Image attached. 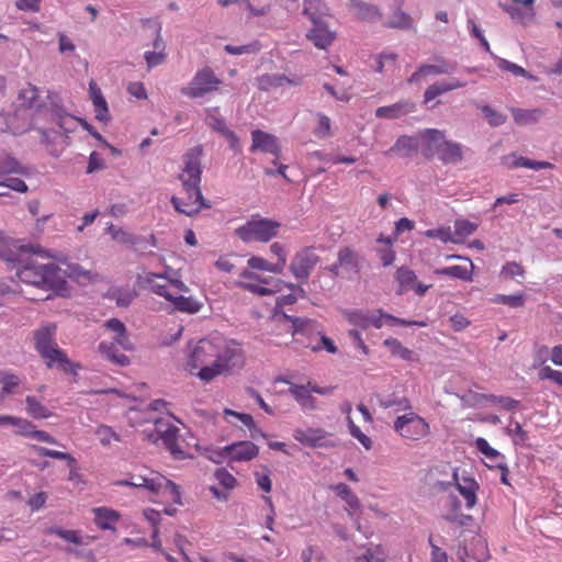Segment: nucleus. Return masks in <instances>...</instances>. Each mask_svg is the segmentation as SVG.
<instances>
[{"instance_id":"obj_1","label":"nucleus","mask_w":562,"mask_h":562,"mask_svg":"<svg viewBox=\"0 0 562 562\" xmlns=\"http://www.w3.org/2000/svg\"><path fill=\"white\" fill-rule=\"evenodd\" d=\"M243 364L244 353L240 345L216 337L199 340L188 355L186 368L200 380L211 382L218 375L232 373Z\"/></svg>"},{"instance_id":"obj_2","label":"nucleus","mask_w":562,"mask_h":562,"mask_svg":"<svg viewBox=\"0 0 562 562\" xmlns=\"http://www.w3.org/2000/svg\"><path fill=\"white\" fill-rule=\"evenodd\" d=\"M65 266L63 270L57 265L38 263L34 259H29L18 269L19 279L27 284L43 290H49L58 295H66L68 292L66 278L81 284H91L99 280V274L90 269H85L79 263L60 260Z\"/></svg>"},{"instance_id":"obj_3","label":"nucleus","mask_w":562,"mask_h":562,"mask_svg":"<svg viewBox=\"0 0 562 562\" xmlns=\"http://www.w3.org/2000/svg\"><path fill=\"white\" fill-rule=\"evenodd\" d=\"M201 155L200 147L191 148L183 157L184 168L179 178L182 183L186 199L172 196L171 203L177 212L187 216H194L203 209H210L211 204L206 201L201 192Z\"/></svg>"},{"instance_id":"obj_4","label":"nucleus","mask_w":562,"mask_h":562,"mask_svg":"<svg viewBox=\"0 0 562 562\" xmlns=\"http://www.w3.org/2000/svg\"><path fill=\"white\" fill-rule=\"evenodd\" d=\"M281 223L266 217H252L235 229V234L245 243H268L280 231Z\"/></svg>"},{"instance_id":"obj_5","label":"nucleus","mask_w":562,"mask_h":562,"mask_svg":"<svg viewBox=\"0 0 562 562\" xmlns=\"http://www.w3.org/2000/svg\"><path fill=\"white\" fill-rule=\"evenodd\" d=\"M345 316L350 324L362 329H368L369 327L381 328L384 324V319L391 325L427 326L426 322L406 321L404 318L386 314L382 310H376L374 312L352 311L345 313Z\"/></svg>"},{"instance_id":"obj_6","label":"nucleus","mask_w":562,"mask_h":562,"mask_svg":"<svg viewBox=\"0 0 562 562\" xmlns=\"http://www.w3.org/2000/svg\"><path fill=\"white\" fill-rule=\"evenodd\" d=\"M138 282L142 288L164 297L167 301L171 299L175 292L187 293L189 291V288L181 280L171 279L166 274V272H148L144 277H139Z\"/></svg>"},{"instance_id":"obj_7","label":"nucleus","mask_w":562,"mask_h":562,"mask_svg":"<svg viewBox=\"0 0 562 562\" xmlns=\"http://www.w3.org/2000/svg\"><path fill=\"white\" fill-rule=\"evenodd\" d=\"M393 429L403 439L412 441L422 440L430 434L429 423L414 412L397 416Z\"/></svg>"},{"instance_id":"obj_8","label":"nucleus","mask_w":562,"mask_h":562,"mask_svg":"<svg viewBox=\"0 0 562 562\" xmlns=\"http://www.w3.org/2000/svg\"><path fill=\"white\" fill-rule=\"evenodd\" d=\"M157 438L161 439L166 449L178 460L192 457L189 448L179 442V428L170 423L169 418H158L154 422Z\"/></svg>"},{"instance_id":"obj_9","label":"nucleus","mask_w":562,"mask_h":562,"mask_svg":"<svg viewBox=\"0 0 562 562\" xmlns=\"http://www.w3.org/2000/svg\"><path fill=\"white\" fill-rule=\"evenodd\" d=\"M221 85L222 80L216 77L213 69L205 66L195 72L189 85L181 89V92L191 99H196L217 91Z\"/></svg>"},{"instance_id":"obj_10","label":"nucleus","mask_w":562,"mask_h":562,"mask_svg":"<svg viewBox=\"0 0 562 562\" xmlns=\"http://www.w3.org/2000/svg\"><path fill=\"white\" fill-rule=\"evenodd\" d=\"M24 254H38L46 258L57 259V257L46 250H43L38 245H24L13 238L0 237V257L3 260L20 262L22 261Z\"/></svg>"},{"instance_id":"obj_11","label":"nucleus","mask_w":562,"mask_h":562,"mask_svg":"<svg viewBox=\"0 0 562 562\" xmlns=\"http://www.w3.org/2000/svg\"><path fill=\"white\" fill-rule=\"evenodd\" d=\"M326 14V7L323 13L313 10L312 13L305 14L313 23V27L307 32L306 37L319 49H326L336 38V33L330 31L323 21V16Z\"/></svg>"},{"instance_id":"obj_12","label":"nucleus","mask_w":562,"mask_h":562,"mask_svg":"<svg viewBox=\"0 0 562 562\" xmlns=\"http://www.w3.org/2000/svg\"><path fill=\"white\" fill-rule=\"evenodd\" d=\"M318 261L319 257L315 252L314 248H303L293 257L290 265V271L296 279L306 280Z\"/></svg>"},{"instance_id":"obj_13","label":"nucleus","mask_w":562,"mask_h":562,"mask_svg":"<svg viewBox=\"0 0 562 562\" xmlns=\"http://www.w3.org/2000/svg\"><path fill=\"white\" fill-rule=\"evenodd\" d=\"M150 493L159 497L162 502L181 504L180 487L164 475L154 474V480L150 481Z\"/></svg>"},{"instance_id":"obj_14","label":"nucleus","mask_w":562,"mask_h":562,"mask_svg":"<svg viewBox=\"0 0 562 562\" xmlns=\"http://www.w3.org/2000/svg\"><path fill=\"white\" fill-rule=\"evenodd\" d=\"M451 484L464 499L465 508L472 509L477 503V492L480 490V484L476 480L471 476H459L458 471L454 470Z\"/></svg>"},{"instance_id":"obj_15","label":"nucleus","mask_w":562,"mask_h":562,"mask_svg":"<svg viewBox=\"0 0 562 562\" xmlns=\"http://www.w3.org/2000/svg\"><path fill=\"white\" fill-rule=\"evenodd\" d=\"M329 434L323 428H297L293 431V438L304 446L312 448L334 446L328 440Z\"/></svg>"},{"instance_id":"obj_16","label":"nucleus","mask_w":562,"mask_h":562,"mask_svg":"<svg viewBox=\"0 0 562 562\" xmlns=\"http://www.w3.org/2000/svg\"><path fill=\"white\" fill-rule=\"evenodd\" d=\"M205 123L207 126H210L212 130L220 133L222 136H224L227 142L229 143V146L234 150L239 149V138L237 135L231 131L224 121L223 117H221L218 108H213L207 110Z\"/></svg>"},{"instance_id":"obj_17","label":"nucleus","mask_w":562,"mask_h":562,"mask_svg":"<svg viewBox=\"0 0 562 562\" xmlns=\"http://www.w3.org/2000/svg\"><path fill=\"white\" fill-rule=\"evenodd\" d=\"M40 356L49 369L57 367L64 372H76V368L79 367L71 363L66 352L58 345L47 349L44 353H40Z\"/></svg>"},{"instance_id":"obj_18","label":"nucleus","mask_w":562,"mask_h":562,"mask_svg":"<svg viewBox=\"0 0 562 562\" xmlns=\"http://www.w3.org/2000/svg\"><path fill=\"white\" fill-rule=\"evenodd\" d=\"M456 69L453 64L446 61L445 59L438 60L437 64H424L420 65L417 70L408 78V83H415L420 80L422 77L425 76H438V75H449L452 74Z\"/></svg>"},{"instance_id":"obj_19","label":"nucleus","mask_w":562,"mask_h":562,"mask_svg":"<svg viewBox=\"0 0 562 562\" xmlns=\"http://www.w3.org/2000/svg\"><path fill=\"white\" fill-rule=\"evenodd\" d=\"M447 139L445 138V133L439 130L428 128L422 134V146L423 153L427 158L434 157L441 150L443 143Z\"/></svg>"},{"instance_id":"obj_20","label":"nucleus","mask_w":562,"mask_h":562,"mask_svg":"<svg viewBox=\"0 0 562 562\" xmlns=\"http://www.w3.org/2000/svg\"><path fill=\"white\" fill-rule=\"evenodd\" d=\"M252 145L251 150H260L263 153H269L274 156H279L280 146L278 138L269 134L267 132L255 130L251 132Z\"/></svg>"},{"instance_id":"obj_21","label":"nucleus","mask_w":562,"mask_h":562,"mask_svg":"<svg viewBox=\"0 0 562 562\" xmlns=\"http://www.w3.org/2000/svg\"><path fill=\"white\" fill-rule=\"evenodd\" d=\"M161 27L158 26L156 37L153 42V50L144 53V59L148 69L162 65L167 59L166 44L160 34Z\"/></svg>"},{"instance_id":"obj_22","label":"nucleus","mask_w":562,"mask_h":562,"mask_svg":"<svg viewBox=\"0 0 562 562\" xmlns=\"http://www.w3.org/2000/svg\"><path fill=\"white\" fill-rule=\"evenodd\" d=\"M233 461H249L258 456L259 448L251 441H239L224 448Z\"/></svg>"},{"instance_id":"obj_23","label":"nucleus","mask_w":562,"mask_h":562,"mask_svg":"<svg viewBox=\"0 0 562 562\" xmlns=\"http://www.w3.org/2000/svg\"><path fill=\"white\" fill-rule=\"evenodd\" d=\"M18 101L19 106L36 112L41 111L44 106L38 88L30 82L19 91Z\"/></svg>"},{"instance_id":"obj_24","label":"nucleus","mask_w":562,"mask_h":562,"mask_svg":"<svg viewBox=\"0 0 562 562\" xmlns=\"http://www.w3.org/2000/svg\"><path fill=\"white\" fill-rule=\"evenodd\" d=\"M0 384V400H5L9 395L19 394L26 390L24 379L8 371L1 373Z\"/></svg>"},{"instance_id":"obj_25","label":"nucleus","mask_w":562,"mask_h":562,"mask_svg":"<svg viewBox=\"0 0 562 562\" xmlns=\"http://www.w3.org/2000/svg\"><path fill=\"white\" fill-rule=\"evenodd\" d=\"M57 326L47 324L34 333V346L38 353H44L47 349L57 345L55 340Z\"/></svg>"},{"instance_id":"obj_26","label":"nucleus","mask_w":562,"mask_h":562,"mask_svg":"<svg viewBox=\"0 0 562 562\" xmlns=\"http://www.w3.org/2000/svg\"><path fill=\"white\" fill-rule=\"evenodd\" d=\"M337 260L341 266L342 271L347 273H359L361 269V258L359 254L350 247H342L339 249Z\"/></svg>"},{"instance_id":"obj_27","label":"nucleus","mask_w":562,"mask_h":562,"mask_svg":"<svg viewBox=\"0 0 562 562\" xmlns=\"http://www.w3.org/2000/svg\"><path fill=\"white\" fill-rule=\"evenodd\" d=\"M289 392L300 404L302 409L313 411L316 408V400L311 394L312 391L311 387L308 386V383L306 385L290 383Z\"/></svg>"},{"instance_id":"obj_28","label":"nucleus","mask_w":562,"mask_h":562,"mask_svg":"<svg viewBox=\"0 0 562 562\" xmlns=\"http://www.w3.org/2000/svg\"><path fill=\"white\" fill-rule=\"evenodd\" d=\"M467 83L458 79H451L449 81L436 82L430 85L424 93V103L427 104L438 95L452 91L459 88H463Z\"/></svg>"},{"instance_id":"obj_29","label":"nucleus","mask_w":562,"mask_h":562,"mask_svg":"<svg viewBox=\"0 0 562 562\" xmlns=\"http://www.w3.org/2000/svg\"><path fill=\"white\" fill-rule=\"evenodd\" d=\"M331 490L339 496L347 505V510L350 516L361 509V502L359 497L351 491L345 483H338L331 486Z\"/></svg>"},{"instance_id":"obj_30","label":"nucleus","mask_w":562,"mask_h":562,"mask_svg":"<svg viewBox=\"0 0 562 562\" xmlns=\"http://www.w3.org/2000/svg\"><path fill=\"white\" fill-rule=\"evenodd\" d=\"M108 330L112 331L114 336V341L121 346L124 350H132L133 344L131 342L125 325L117 318H110L104 324Z\"/></svg>"},{"instance_id":"obj_31","label":"nucleus","mask_w":562,"mask_h":562,"mask_svg":"<svg viewBox=\"0 0 562 562\" xmlns=\"http://www.w3.org/2000/svg\"><path fill=\"white\" fill-rule=\"evenodd\" d=\"M437 157L445 165L459 164L463 160V146L460 143L447 140Z\"/></svg>"},{"instance_id":"obj_32","label":"nucleus","mask_w":562,"mask_h":562,"mask_svg":"<svg viewBox=\"0 0 562 562\" xmlns=\"http://www.w3.org/2000/svg\"><path fill=\"white\" fill-rule=\"evenodd\" d=\"M89 91L92 103L94 105L95 119L99 121H108L109 120V109L108 103L102 95L100 88L97 86L94 81H90Z\"/></svg>"},{"instance_id":"obj_33","label":"nucleus","mask_w":562,"mask_h":562,"mask_svg":"<svg viewBox=\"0 0 562 562\" xmlns=\"http://www.w3.org/2000/svg\"><path fill=\"white\" fill-rule=\"evenodd\" d=\"M533 3L535 0H512V3L506 4L504 9L513 19L532 18Z\"/></svg>"},{"instance_id":"obj_34","label":"nucleus","mask_w":562,"mask_h":562,"mask_svg":"<svg viewBox=\"0 0 562 562\" xmlns=\"http://www.w3.org/2000/svg\"><path fill=\"white\" fill-rule=\"evenodd\" d=\"M137 296V292L131 288L112 286L106 292V297L114 301L117 306H128Z\"/></svg>"},{"instance_id":"obj_35","label":"nucleus","mask_w":562,"mask_h":562,"mask_svg":"<svg viewBox=\"0 0 562 562\" xmlns=\"http://www.w3.org/2000/svg\"><path fill=\"white\" fill-rule=\"evenodd\" d=\"M116 345L117 344L114 340L110 342L101 341L99 344L98 349L101 352V355L105 357L109 361L121 367H124L130 362L128 357L125 356L124 353H120L116 349Z\"/></svg>"},{"instance_id":"obj_36","label":"nucleus","mask_w":562,"mask_h":562,"mask_svg":"<svg viewBox=\"0 0 562 562\" xmlns=\"http://www.w3.org/2000/svg\"><path fill=\"white\" fill-rule=\"evenodd\" d=\"M415 110L412 102H400L389 106H380L375 111L376 117L395 119L402 114L411 113Z\"/></svg>"},{"instance_id":"obj_37","label":"nucleus","mask_w":562,"mask_h":562,"mask_svg":"<svg viewBox=\"0 0 562 562\" xmlns=\"http://www.w3.org/2000/svg\"><path fill=\"white\" fill-rule=\"evenodd\" d=\"M94 521L100 529H114V524L119 520L120 515L117 512L106 508L99 507L93 509Z\"/></svg>"},{"instance_id":"obj_38","label":"nucleus","mask_w":562,"mask_h":562,"mask_svg":"<svg viewBox=\"0 0 562 562\" xmlns=\"http://www.w3.org/2000/svg\"><path fill=\"white\" fill-rule=\"evenodd\" d=\"M172 306L180 312L194 314L198 313L201 308V304L192 299L191 296H184L181 293L175 292L169 301Z\"/></svg>"},{"instance_id":"obj_39","label":"nucleus","mask_w":562,"mask_h":562,"mask_svg":"<svg viewBox=\"0 0 562 562\" xmlns=\"http://www.w3.org/2000/svg\"><path fill=\"white\" fill-rule=\"evenodd\" d=\"M383 345L390 350V352L392 353L393 357H396V358H400V359H403L406 361H416L417 360V355L413 350L403 346L402 342L396 338H393V337L386 338L383 341Z\"/></svg>"},{"instance_id":"obj_40","label":"nucleus","mask_w":562,"mask_h":562,"mask_svg":"<svg viewBox=\"0 0 562 562\" xmlns=\"http://www.w3.org/2000/svg\"><path fill=\"white\" fill-rule=\"evenodd\" d=\"M25 411L34 419H46L52 416V412L33 395L25 397Z\"/></svg>"},{"instance_id":"obj_41","label":"nucleus","mask_w":562,"mask_h":562,"mask_svg":"<svg viewBox=\"0 0 562 562\" xmlns=\"http://www.w3.org/2000/svg\"><path fill=\"white\" fill-rule=\"evenodd\" d=\"M379 247L376 248V252L379 255L380 260L384 267L393 265L396 254L392 248L393 240L390 237H385L380 235L376 239Z\"/></svg>"},{"instance_id":"obj_42","label":"nucleus","mask_w":562,"mask_h":562,"mask_svg":"<svg viewBox=\"0 0 562 562\" xmlns=\"http://www.w3.org/2000/svg\"><path fill=\"white\" fill-rule=\"evenodd\" d=\"M24 175V167L10 155H0V179L10 175Z\"/></svg>"},{"instance_id":"obj_43","label":"nucleus","mask_w":562,"mask_h":562,"mask_svg":"<svg viewBox=\"0 0 562 562\" xmlns=\"http://www.w3.org/2000/svg\"><path fill=\"white\" fill-rule=\"evenodd\" d=\"M395 279L400 285L398 293L402 294L413 288L417 279L415 272L406 267L396 270Z\"/></svg>"},{"instance_id":"obj_44","label":"nucleus","mask_w":562,"mask_h":562,"mask_svg":"<svg viewBox=\"0 0 562 562\" xmlns=\"http://www.w3.org/2000/svg\"><path fill=\"white\" fill-rule=\"evenodd\" d=\"M385 25L391 29L409 30L414 27V20L406 12L397 9Z\"/></svg>"},{"instance_id":"obj_45","label":"nucleus","mask_w":562,"mask_h":562,"mask_svg":"<svg viewBox=\"0 0 562 562\" xmlns=\"http://www.w3.org/2000/svg\"><path fill=\"white\" fill-rule=\"evenodd\" d=\"M453 228L456 244H459L462 243L464 238L475 233L477 229V224L461 218L454 222Z\"/></svg>"},{"instance_id":"obj_46","label":"nucleus","mask_w":562,"mask_h":562,"mask_svg":"<svg viewBox=\"0 0 562 562\" xmlns=\"http://www.w3.org/2000/svg\"><path fill=\"white\" fill-rule=\"evenodd\" d=\"M417 149H418V144L414 137L402 136L396 140V143L387 151H385V154L392 155L395 153H404V154L408 155L411 153L417 151Z\"/></svg>"},{"instance_id":"obj_47","label":"nucleus","mask_w":562,"mask_h":562,"mask_svg":"<svg viewBox=\"0 0 562 562\" xmlns=\"http://www.w3.org/2000/svg\"><path fill=\"white\" fill-rule=\"evenodd\" d=\"M435 273L438 276H447L462 281H472V271L464 266L445 267L441 269H437Z\"/></svg>"},{"instance_id":"obj_48","label":"nucleus","mask_w":562,"mask_h":562,"mask_svg":"<svg viewBox=\"0 0 562 562\" xmlns=\"http://www.w3.org/2000/svg\"><path fill=\"white\" fill-rule=\"evenodd\" d=\"M451 503H452V509L448 514L445 515V519L447 521L458 524L460 526H467L471 520L472 517L470 515H463L460 513L461 504L460 502L454 497L450 496Z\"/></svg>"},{"instance_id":"obj_49","label":"nucleus","mask_w":562,"mask_h":562,"mask_svg":"<svg viewBox=\"0 0 562 562\" xmlns=\"http://www.w3.org/2000/svg\"><path fill=\"white\" fill-rule=\"evenodd\" d=\"M494 304H502L513 308L522 307L525 305V294L522 292L516 294H496L491 299Z\"/></svg>"},{"instance_id":"obj_50","label":"nucleus","mask_w":562,"mask_h":562,"mask_svg":"<svg viewBox=\"0 0 562 562\" xmlns=\"http://www.w3.org/2000/svg\"><path fill=\"white\" fill-rule=\"evenodd\" d=\"M31 449L40 457L65 460L68 462L69 467H74L76 464L75 458L67 452L52 450L36 445L31 446Z\"/></svg>"},{"instance_id":"obj_51","label":"nucleus","mask_w":562,"mask_h":562,"mask_svg":"<svg viewBox=\"0 0 562 562\" xmlns=\"http://www.w3.org/2000/svg\"><path fill=\"white\" fill-rule=\"evenodd\" d=\"M353 9L357 16L361 20L371 21L380 18L379 9L375 5L364 2H355Z\"/></svg>"},{"instance_id":"obj_52","label":"nucleus","mask_w":562,"mask_h":562,"mask_svg":"<svg viewBox=\"0 0 562 562\" xmlns=\"http://www.w3.org/2000/svg\"><path fill=\"white\" fill-rule=\"evenodd\" d=\"M286 318L292 322V328H293L292 334L293 335L306 334V333L313 331L317 328V323L310 318H300V317H290V316H286Z\"/></svg>"},{"instance_id":"obj_53","label":"nucleus","mask_w":562,"mask_h":562,"mask_svg":"<svg viewBox=\"0 0 562 562\" xmlns=\"http://www.w3.org/2000/svg\"><path fill=\"white\" fill-rule=\"evenodd\" d=\"M94 434L102 446H110L120 441V436L109 426L100 425L95 428Z\"/></svg>"},{"instance_id":"obj_54","label":"nucleus","mask_w":562,"mask_h":562,"mask_svg":"<svg viewBox=\"0 0 562 562\" xmlns=\"http://www.w3.org/2000/svg\"><path fill=\"white\" fill-rule=\"evenodd\" d=\"M525 268L516 262V261H507L501 269L499 278L507 279H516L517 277L525 278Z\"/></svg>"},{"instance_id":"obj_55","label":"nucleus","mask_w":562,"mask_h":562,"mask_svg":"<svg viewBox=\"0 0 562 562\" xmlns=\"http://www.w3.org/2000/svg\"><path fill=\"white\" fill-rule=\"evenodd\" d=\"M514 120L519 125H526L529 123H535L538 121L541 112L539 110H522V109H513L512 110Z\"/></svg>"},{"instance_id":"obj_56","label":"nucleus","mask_w":562,"mask_h":562,"mask_svg":"<svg viewBox=\"0 0 562 562\" xmlns=\"http://www.w3.org/2000/svg\"><path fill=\"white\" fill-rule=\"evenodd\" d=\"M512 167L513 168L524 167V168L533 169V170H541V169H552L553 164H551L549 161H537V160H532V159L520 156V157H516L514 159V161L512 162Z\"/></svg>"},{"instance_id":"obj_57","label":"nucleus","mask_w":562,"mask_h":562,"mask_svg":"<svg viewBox=\"0 0 562 562\" xmlns=\"http://www.w3.org/2000/svg\"><path fill=\"white\" fill-rule=\"evenodd\" d=\"M248 267L254 270H262L273 273H281V265H273L265 258L252 256L247 261Z\"/></svg>"},{"instance_id":"obj_58","label":"nucleus","mask_w":562,"mask_h":562,"mask_svg":"<svg viewBox=\"0 0 562 562\" xmlns=\"http://www.w3.org/2000/svg\"><path fill=\"white\" fill-rule=\"evenodd\" d=\"M474 446L485 458L491 461H497L499 459H504L502 453L496 449L492 448L486 439L479 437L474 441Z\"/></svg>"},{"instance_id":"obj_59","label":"nucleus","mask_w":562,"mask_h":562,"mask_svg":"<svg viewBox=\"0 0 562 562\" xmlns=\"http://www.w3.org/2000/svg\"><path fill=\"white\" fill-rule=\"evenodd\" d=\"M316 119H317V125L313 131L314 135L318 138L329 137L331 134L330 119L323 113H317Z\"/></svg>"},{"instance_id":"obj_60","label":"nucleus","mask_w":562,"mask_h":562,"mask_svg":"<svg viewBox=\"0 0 562 562\" xmlns=\"http://www.w3.org/2000/svg\"><path fill=\"white\" fill-rule=\"evenodd\" d=\"M379 405L383 408L396 407L397 411H411L412 408L411 402L406 397L389 396L379 400Z\"/></svg>"},{"instance_id":"obj_61","label":"nucleus","mask_w":562,"mask_h":562,"mask_svg":"<svg viewBox=\"0 0 562 562\" xmlns=\"http://www.w3.org/2000/svg\"><path fill=\"white\" fill-rule=\"evenodd\" d=\"M498 67L499 69L504 70V71H508V72H512L514 76H520V77H525V78H528L530 80H537L535 76H532L531 74H529L526 69H524L521 66L517 65V64H514L512 61H508L506 59H499L498 60Z\"/></svg>"},{"instance_id":"obj_62","label":"nucleus","mask_w":562,"mask_h":562,"mask_svg":"<svg viewBox=\"0 0 562 562\" xmlns=\"http://www.w3.org/2000/svg\"><path fill=\"white\" fill-rule=\"evenodd\" d=\"M237 285L250 293H254V294H257L260 296L271 295L279 290V289H270V288L263 286L261 284H258L255 282H248V281H239V282H237Z\"/></svg>"},{"instance_id":"obj_63","label":"nucleus","mask_w":562,"mask_h":562,"mask_svg":"<svg viewBox=\"0 0 562 562\" xmlns=\"http://www.w3.org/2000/svg\"><path fill=\"white\" fill-rule=\"evenodd\" d=\"M484 398L492 404L499 405L506 411H514L518 407L519 401L514 400L509 396H497V395H484Z\"/></svg>"},{"instance_id":"obj_64","label":"nucleus","mask_w":562,"mask_h":562,"mask_svg":"<svg viewBox=\"0 0 562 562\" xmlns=\"http://www.w3.org/2000/svg\"><path fill=\"white\" fill-rule=\"evenodd\" d=\"M224 49L229 55L255 54V53L259 52L260 45L258 42H254V43L246 44V45H239V46L227 44L224 46Z\"/></svg>"}]
</instances>
